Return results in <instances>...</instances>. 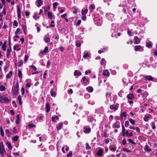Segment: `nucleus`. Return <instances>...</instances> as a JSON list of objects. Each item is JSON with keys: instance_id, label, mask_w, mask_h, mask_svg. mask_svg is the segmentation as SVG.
Returning a JSON list of instances; mask_svg holds the SVG:
<instances>
[{"instance_id": "nucleus-1", "label": "nucleus", "mask_w": 157, "mask_h": 157, "mask_svg": "<svg viewBox=\"0 0 157 157\" xmlns=\"http://www.w3.org/2000/svg\"><path fill=\"white\" fill-rule=\"evenodd\" d=\"M19 91V83L17 81L15 86H13L12 88V92L13 94L14 95L17 96V95Z\"/></svg>"}, {"instance_id": "nucleus-2", "label": "nucleus", "mask_w": 157, "mask_h": 157, "mask_svg": "<svg viewBox=\"0 0 157 157\" xmlns=\"http://www.w3.org/2000/svg\"><path fill=\"white\" fill-rule=\"evenodd\" d=\"M94 21L95 24L98 26H100L102 24V20L100 17L95 18Z\"/></svg>"}, {"instance_id": "nucleus-3", "label": "nucleus", "mask_w": 157, "mask_h": 157, "mask_svg": "<svg viewBox=\"0 0 157 157\" xmlns=\"http://www.w3.org/2000/svg\"><path fill=\"white\" fill-rule=\"evenodd\" d=\"M6 153V152L4 148V146L2 144H0V154L2 156H4Z\"/></svg>"}, {"instance_id": "nucleus-4", "label": "nucleus", "mask_w": 157, "mask_h": 157, "mask_svg": "<svg viewBox=\"0 0 157 157\" xmlns=\"http://www.w3.org/2000/svg\"><path fill=\"white\" fill-rule=\"evenodd\" d=\"M90 82L89 79L86 78L85 77H83L82 80V83L84 85H88Z\"/></svg>"}, {"instance_id": "nucleus-5", "label": "nucleus", "mask_w": 157, "mask_h": 157, "mask_svg": "<svg viewBox=\"0 0 157 157\" xmlns=\"http://www.w3.org/2000/svg\"><path fill=\"white\" fill-rule=\"evenodd\" d=\"M9 101L8 98L4 96H0V101L2 103H7Z\"/></svg>"}, {"instance_id": "nucleus-6", "label": "nucleus", "mask_w": 157, "mask_h": 157, "mask_svg": "<svg viewBox=\"0 0 157 157\" xmlns=\"http://www.w3.org/2000/svg\"><path fill=\"white\" fill-rule=\"evenodd\" d=\"M152 118V116L149 114H147L145 115L144 118V120L146 122H147L150 119Z\"/></svg>"}, {"instance_id": "nucleus-7", "label": "nucleus", "mask_w": 157, "mask_h": 157, "mask_svg": "<svg viewBox=\"0 0 157 157\" xmlns=\"http://www.w3.org/2000/svg\"><path fill=\"white\" fill-rule=\"evenodd\" d=\"M12 52V49L10 47V49H7L6 52V56L8 59L10 57L11 52Z\"/></svg>"}, {"instance_id": "nucleus-8", "label": "nucleus", "mask_w": 157, "mask_h": 157, "mask_svg": "<svg viewBox=\"0 0 157 157\" xmlns=\"http://www.w3.org/2000/svg\"><path fill=\"white\" fill-rule=\"evenodd\" d=\"M106 16L108 17L109 20H110L114 17V15L111 13H106Z\"/></svg>"}, {"instance_id": "nucleus-9", "label": "nucleus", "mask_w": 157, "mask_h": 157, "mask_svg": "<svg viewBox=\"0 0 157 157\" xmlns=\"http://www.w3.org/2000/svg\"><path fill=\"white\" fill-rule=\"evenodd\" d=\"M63 123L62 122H60L57 124L56 128L58 130H59L61 129L63 127Z\"/></svg>"}, {"instance_id": "nucleus-10", "label": "nucleus", "mask_w": 157, "mask_h": 157, "mask_svg": "<svg viewBox=\"0 0 157 157\" xmlns=\"http://www.w3.org/2000/svg\"><path fill=\"white\" fill-rule=\"evenodd\" d=\"M134 40H135L134 44H138L140 41V39L138 38L137 36H136L134 37Z\"/></svg>"}, {"instance_id": "nucleus-11", "label": "nucleus", "mask_w": 157, "mask_h": 157, "mask_svg": "<svg viewBox=\"0 0 157 157\" xmlns=\"http://www.w3.org/2000/svg\"><path fill=\"white\" fill-rule=\"evenodd\" d=\"M125 134L128 137H131L133 135V133L131 132V130H127L126 131Z\"/></svg>"}, {"instance_id": "nucleus-12", "label": "nucleus", "mask_w": 157, "mask_h": 157, "mask_svg": "<svg viewBox=\"0 0 157 157\" xmlns=\"http://www.w3.org/2000/svg\"><path fill=\"white\" fill-rule=\"evenodd\" d=\"M118 108V105H116L113 106V105H111L110 106V108L111 109H113L114 111H116L117 110Z\"/></svg>"}, {"instance_id": "nucleus-13", "label": "nucleus", "mask_w": 157, "mask_h": 157, "mask_svg": "<svg viewBox=\"0 0 157 157\" xmlns=\"http://www.w3.org/2000/svg\"><path fill=\"white\" fill-rule=\"evenodd\" d=\"M84 132L85 133H89L90 132L91 130L90 128L86 127H84Z\"/></svg>"}, {"instance_id": "nucleus-14", "label": "nucleus", "mask_w": 157, "mask_h": 157, "mask_svg": "<svg viewBox=\"0 0 157 157\" xmlns=\"http://www.w3.org/2000/svg\"><path fill=\"white\" fill-rule=\"evenodd\" d=\"M144 150L146 151L147 152H149L151 151V149L148 147V146L147 145H146L145 146Z\"/></svg>"}, {"instance_id": "nucleus-15", "label": "nucleus", "mask_w": 157, "mask_h": 157, "mask_svg": "<svg viewBox=\"0 0 157 157\" xmlns=\"http://www.w3.org/2000/svg\"><path fill=\"white\" fill-rule=\"evenodd\" d=\"M134 96L132 94L130 93L127 96V98L128 99H132L134 98Z\"/></svg>"}, {"instance_id": "nucleus-16", "label": "nucleus", "mask_w": 157, "mask_h": 157, "mask_svg": "<svg viewBox=\"0 0 157 157\" xmlns=\"http://www.w3.org/2000/svg\"><path fill=\"white\" fill-rule=\"evenodd\" d=\"M72 10L73 13L76 14L78 12V9L76 6H73L72 8Z\"/></svg>"}, {"instance_id": "nucleus-17", "label": "nucleus", "mask_w": 157, "mask_h": 157, "mask_svg": "<svg viewBox=\"0 0 157 157\" xmlns=\"http://www.w3.org/2000/svg\"><path fill=\"white\" fill-rule=\"evenodd\" d=\"M13 71H10L9 73H8L7 74L6 76V78L7 79H8L10 78L13 75Z\"/></svg>"}, {"instance_id": "nucleus-18", "label": "nucleus", "mask_w": 157, "mask_h": 157, "mask_svg": "<svg viewBox=\"0 0 157 157\" xmlns=\"http://www.w3.org/2000/svg\"><path fill=\"white\" fill-rule=\"evenodd\" d=\"M13 49L15 50H17V51H20L21 49L19 48V45L18 44H16L13 46Z\"/></svg>"}, {"instance_id": "nucleus-19", "label": "nucleus", "mask_w": 157, "mask_h": 157, "mask_svg": "<svg viewBox=\"0 0 157 157\" xmlns=\"http://www.w3.org/2000/svg\"><path fill=\"white\" fill-rule=\"evenodd\" d=\"M46 112L48 113L50 110V106L49 104L47 103L46 104Z\"/></svg>"}, {"instance_id": "nucleus-20", "label": "nucleus", "mask_w": 157, "mask_h": 157, "mask_svg": "<svg viewBox=\"0 0 157 157\" xmlns=\"http://www.w3.org/2000/svg\"><path fill=\"white\" fill-rule=\"evenodd\" d=\"M103 74L104 76H109L110 75L109 73L107 70H104L103 71Z\"/></svg>"}, {"instance_id": "nucleus-21", "label": "nucleus", "mask_w": 157, "mask_h": 157, "mask_svg": "<svg viewBox=\"0 0 157 157\" xmlns=\"http://www.w3.org/2000/svg\"><path fill=\"white\" fill-rule=\"evenodd\" d=\"M86 90L89 92H92L93 91V88L92 86H90L86 88Z\"/></svg>"}, {"instance_id": "nucleus-22", "label": "nucleus", "mask_w": 157, "mask_h": 157, "mask_svg": "<svg viewBox=\"0 0 157 157\" xmlns=\"http://www.w3.org/2000/svg\"><path fill=\"white\" fill-rule=\"evenodd\" d=\"M48 48L47 47H45L44 49L43 50V51H41L40 52L43 54V53H47L48 52Z\"/></svg>"}, {"instance_id": "nucleus-23", "label": "nucleus", "mask_w": 157, "mask_h": 157, "mask_svg": "<svg viewBox=\"0 0 157 157\" xmlns=\"http://www.w3.org/2000/svg\"><path fill=\"white\" fill-rule=\"evenodd\" d=\"M74 75L75 76H79L81 75V73L79 71L76 70L74 72Z\"/></svg>"}, {"instance_id": "nucleus-24", "label": "nucleus", "mask_w": 157, "mask_h": 157, "mask_svg": "<svg viewBox=\"0 0 157 157\" xmlns=\"http://www.w3.org/2000/svg\"><path fill=\"white\" fill-rule=\"evenodd\" d=\"M6 144L9 149L10 150H11L12 147L11 143L9 142H8Z\"/></svg>"}, {"instance_id": "nucleus-25", "label": "nucleus", "mask_w": 157, "mask_h": 157, "mask_svg": "<svg viewBox=\"0 0 157 157\" xmlns=\"http://www.w3.org/2000/svg\"><path fill=\"white\" fill-rule=\"evenodd\" d=\"M144 78L147 80L149 81H153V78L152 76L150 75L147 76L145 77H144Z\"/></svg>"}, {"instance_id": "nucleus-26", "label": "nucleus", "mask_w": 157, "mask_h": 157, "mask_svg": "<svg viewBox=\"0 0 157 157\" xmlns=\"http://www.w3.org/2000/svg\"><path fill=\"white\" fill-rule=\"evenodd\" d=\"M113 127L116 128H119L120 127V124L115 123L113 124Z\"/></svg>"}, {"instance_id": "nucleus-27", "label": "nucleus", "mask_w": 157, "mask_h": 157, "mask_svg": "<svg viewBox=\"0 0 157 157\" xmlns=\"http://www.w3.org/2000/svg\"><path fill=\"white\" fill-rule=\"evenodd\" d=\"M103 151L102 149H100L97 153V155L99 156H101L102 155Z\"/></svg>"}, {"instance_id": "nucleus-28", "label": "nucleus", "mask_w": 157, "mask_h": 157, "mask_svg": "<svg viewBox=\"0 0 157 157\" xmlns=\"http://www.w3.org/2000/svg\"><path fill=\"white\" fill-rule=\"evenodd\" d=\"M6 42H4L2 46V49L4 51H5L6 50Z\"/></svg>"}, {"instance_id": "nucleus-29", "label": "nucleus", "mask_w": 157, "mask_h": 157, "mask_svg": "<svg viewBox=\"0 0 157 157\" xmlns=\"http://www.w3.org/2000/svg\"><path fill=\"white\" fill-rule=\"evenodd\" d=\"M44 40L46 43H48L50 41V39L49 37L45 36H44Z\"/></svg>"}, {"instance_id": "nucleus-30", "label": "nucleus", "mask_w": 157, "mask_h": 157, "mask_svg": "<svg viewBox=\"0 0 157 157\" xmlns=\"http://www.w3.org/2000/svg\"><path fill=\"white\" fill-rule=\"evenodd\" d=\"M141 48V46L140 45L136 46L134 47L135 50L136 51H138Z\"/></svg>"}, {"instance_id": "nucleus-31", "label": "nucleus", "mask_w": 157, "mask_h": 157, "mask_svg": "<svg viewBox=\"0 0 157 157\" xmlns=\"http://www.w3.org/2000/svg\"><path fill=\"white\" fill-rule=\"evenodd\" d=\"M59 118L57 116H55L52 117V120L53 122H55L57 119H59Z\"/></svg>"}, {"instance_id": "nucleus-32", "label": "nucleus", "mask_w": 157, "mask_h": 157, "mask_svg": "<svg viewBox=\"0 0 157 157\" xmlns=\"http://www.w3.org/2000/svg\"><path fill=\"white\" fill-rule=\"evenodd\" d=\"M22 30H23L24 33L25 34H26V32H27L26 26L25 25H22Z\"/></svg>"}, {"instance_id": "nucleus-33", "label": "nucleus", "mask_w": 157, "mask_h": 157, "mask_svg": "<svg viewBox=\"0 0 157 157\" xmlns=\"http://www.w3.org/2000/svg\"><path fill=\"white\" fill-rule=\"evenodd\" d=\"M42 8H44V12L46 13L48 10L50 9V7L49 6H47L46 7H42Z\"/></svg>"}, {"instance_id": "nucleus-34", "label": "nucleus", "mask_w": 157, "mask_h": 157, "mask_svg": "<svg viewBox=\"0 0 157 157\" xmlns=\"http://www.w3.org/2000/svg\"><path fill=\"white\" fill-rule=\"evenodd\" d=\"M152 45V44L151 41L148 42H146V46L149 48H151Z\"/></svg>"}, {"instance_id": "nucleus-35", "label": "nucleus", "mask_w": 157, "mask_h": 157, "mask_svg": "<svg viewBox=\"0 0 157 157\" xmlns=\"http://www.w3.org/2000/svg\"><path fill=\"white\" fill-rule=\"evenodd\" d=\"M126 116V112H123L121 113V117L122 119V117H125Z\"/></svg>"}, {"instance_id": "nucleus-36", "label": "nucleus", "mask_w": 157, "mask_h": 157, "mask_svg": "<svg viewBox=\"0 0 157 157\" xmlns=\"http://www.w3.org/2000/svg\"><path fill=\"white\" fill-rule=\"evenodd\" d=\"M48 18L50 19H52L53 18L52 14L50 12H48Z\"/></svg>"}, {"instance_id": "nucleus-37", "label": "nucleus", "mask_w": 157, "mask_h": 157, "mask_svg": "<svg viewBox=\"0 0 157 157\" xmlns=\"http://www.w3.org/2000/svg\"><path fill=\"white\" fill-rule=\"evenodd\" d=\"M37 13H35L34 14V15L33 16V18L35 20H37V19H38L39 18V16H37Z\"/></svg>"}, {"instance_id": "nucleus-38", "label": "nucleus", "mask_w": 157, "mask_h": 157, "mask_svg": "<svg viewBox=\"0 0 157 157\" xmlns=\"http://www.w3.org/2000/svg\"><path fill=\"white\" fill-rule=\"evenodd\" d=\"M81 22V21L80 20H79L77 21H75L74 22L75 25H79L80 24Z\"/></svg>"}, {"instance_id": "nucleus-39", "label": "nucleus", "mask_w": 157, "mask_h": 157, "mask_svg": "<svg viewBox=\"0 0 157 157\" xmlns=\"http://www.w3.org/2000/svg\"><path fill=\"white\" fill-rule=\"evenodd\" d=\"M112 28L111 30V32L112 33H114L115 32V26L114 25H112Z\"/></svg>"}, {"instance_id": "nucleus-40", "label": "nucleus", "mask_w": 157, "mask_h": 157, "mask_svg": "<svg viewBox=\"0 0 157 157\" xmlns=\"http://www.w3.org/2000/svg\"><path fill=\"white\" fill-rule=\"evenodd\" d=\"M6 90V88L4 86L2 85L0 86V91H4L5 90Z\"/></svg>"}, {"instance_id": "nucleus-41", "label": "nucleus", "mask_w": 157, "mask_h": 157, "mask_svg": "<svg viewBox=\"0 0 157 157\" xmlns=\"http://www.w3.org/2000/svg\"><path fill=\"white\" fill-rule=\"evenodd\" d=\"M129 121L133 125H134L135 124V120H133L131 118L129 120Z\"/></svg>"}, {"instance_id": "nucleus-42", "label": "nucleus", "mask_w": 157, "mask_h": 157, "mask_svg": "<svg viewBox=\"0 0 157 157\" xmlns=\"http://www.w3.org/2000/svg\"><path fill=\"white\" fill-rule=\"evenodd\" d=\"M50 93L51 95L53 97H55L56 96V93L52 90L50 91Z\"/></svg>"}, {"instance_id": "nucleus-43", "label": "nucleus", "mask_w": 157, "mask_h": 157, "mask_svg": "<svg viewBox=\"0 0 157 157\" xmlns=\"http://www.w3.org/2000/svg\"><path fill=\"white\" fill-rule=\"evenodd\" d=\"M22 73L21 71L19 70L18 72V75L20 79H21L22 78Z\"/></svg>"}, {"instance_id": "nucleus-44", "label": "nucleus", "mask_w": 157, "mask_h": 157, "mask_svg": "<svg viewBox=\"0 0 157 157\" xmlns=\"http://www.w3.org/2000/svg\"><path fill=\"white\" fill-rule=\"evenodd\" d=\"M124 93V91L123 90H121L118 93V95L120 97H122V94Z\"/></svg>"}, {"instance_id": "nucleus-45", "label": "nucleus", "mask_w": 157, "mask_h": 157, "mask_svg": "<svg viewBox=\"0 0 157 157\" xmlns=\"http://www.w3.org/2000/svg\"><path fill=\"white\" fill-rule=\"evenodd\" d=\"M72 153L73 152L72 151H70L69 152L68 154L67 155V157H71L72 156Z\"/></svg>"}, {"instance_id": "nucleus-46", "label": "nucleus", "mask_w": 157, "mask_h": 157, "mask_svg": "<svg viewBox=\"0 0 157 157\" xmlns=\"http://www.w3.org/2000/svg\"><path fill=\"white\" fill-rule=\"evenodd\" d=\"M17 99L19 101V103L20 105H21L22 104L21 101V98L20 95H19L17 98Z\"/></svg>"}, {"instance_id": "nucleus-47", "label": "nucleus", "mask_w": 157, "mask_h": 157, "mask_svg": "<svg viewBox=\"0 0 157 157\" xmlns=\"http://www.w3.org/2000/svg\"><path fill=\"white\" fill-rule=\"evenodd\" d=\"M88 11L87 9H85L84 10H82L81 11L82 14L84 15V14H85L84 13H87Z\"/></svg>"}, {"instance_id": "nucleus-48", "label": "nucleus", "mask_w": 157, "mask_h": 157, "mask_svg": "<svg viewBox=\"0 0 157 157\" xmlns=\"http://www.w3.org/2000/svg\"><path fill=\"white\" fill-rule=\"evenodd\" d=\"M86 150H89L91 149V147L88 143H86Z\"/></svg>"}, {"instance_id": "nucleus-49", "label": "nucleus", "mask_w": 157, "mask_h": 157, "mask_svg": "<svg viewBox=\"0 0 157 157\" xmlns=\"http://www.w3.org/2000/svg\"><path fill=\"white\" fill-rule=\"evenodd\" d=\"M58 4L57 2H54L53 4V6L54 9H56L58 5Z\"/></svg>"}, {"instance_id": "nucleus-50", "label": "nucleus", "mask_w": 157, "mask_h": 157, "mask_svg": "<svg viewBox=\"0 0 157 157\" xmlns=\"http://www.w3.org/2000/svg\"><path fill=\"white\" fill-rule=\"evenodd\" d=\"M18 137L17 136H15L13 138V141H16L17 140Z\"/></svg>"}, {"instance_id": "nucleus-51", "label": "nucleus", "mask_w": 157, "mask_h": 157, "mask_svg": "<svg viewBox=\"0 0 157 157\" xmlns=\"http://www.w3.org/2000/svg\"><path fill=\"white\" fill-rule=\"evenodd\" d=\"M32 85V83H31L28 82L26 84V87L29 88L31 87Z\"/></svg>"}, {"instance_id": "nucleus-52", "label": "nucleus", "mask_w": 157, "mask_h": 157, "mask_svg": "<svg viewBox=\"0 0 157 157\" xmlns=\"http://www.w3.org/2000/svg\"><path fill=\"white\" fill-rule=\"evenodd\" d=\"M18 23L16 20H14L13 22V26L17 27L18 26Z\"/></svg>"}, {"instance_id": "nucleus-53", "label": "nucleus", "mask_w": 157, "mask_h": 157, "mask_svg": "<svg viewBox=\"0 0 157 157\" xmlns=\"http://www.w3.org/2000/svg\"><path fill=\"white\" fill-rule=\"evenodd\" d=\"M28 126L30 128H32L33 127H36V125L35 124H29L28 125Z\"/></svg>"}, {"instance_id": "nucleus-54", "label": "nucleus", "mask_w": 157, "mask_h": 157, "mask_svg": "<svg viewBox=\"0 0 157 157\" xmlns=\"http://www.w3.org/2000/svg\"><path fill=\"white\" fill-rule=\"evenodd\" d=\"M123 150L126 151V152H131V151L129 150H128V149H127V148H126V147H124L123 148Z\"/></svg>"}, {"instance_id": "nucleus-55", "label": "nucleus", "mask_w": 157, "mask_h": 157, "mask_svg": "<svg viewBox=\"0 0 157 157\" xmlns=\"http://www.w3.org/2000/svg\"><path fill=\"white\" fill-rule=\"evenodd\" d=\"M81 44L80 42L79 41H77L76 43V45L77 47H80L81 46Z\"/></svg>"}, {"instance_id": "nucleus-56", "label": "nucleus", "mask_w": 157, "mask_h": 157, "mask_svg": "<svg viewBox=\"0 0 157 157\" xmlns=\"http://www.w3.org/2000/svg\"><path fill=\"white\" fill-rule=\"evenodd\" d=\"M20 30V29L19 28H17V29L16 31H15V34L16 35H17L18 34L19 31Z\"/></svg>"}, {"instance_id": "nucleus-57", "label": "nucleus", "mask_w": 157, "mask_h": 157, "mask_svg": "<svg viewBox=\"0 0 157 157\" xmlns=\"http://www.w3.org/2000/svg\"><path fill=\"white\" fill-rule=\"evenodd\" d=\"M148 95V94L147 92L145 91L144 92L143 94V96H147Z\"/></svg>"}, {"instance_id": "nucleus-58", "label": "nucleus", "mask_w": 157, "mask_h": 157, "mask_svg": "<svg viewBox=\"0 0 157 157\" xmlns=\"http://www.w3.org/2000/svg\"><path fill=\"white\" fill-rule=\"evenodd\" d=\"M128 141L131 143H132L134 144H135V142H134L131 139H128Z\"/></svg>"}, {"instance_id": "nucleus-59", "label": "nucleus", "mask_w": 157, "mask_h": 157, "mask_svg": "<svg viewBox=\"0 0 157 157\" xmlns=\"http://www.w3.org/2000/svg\"><path fill=\"white\" fill-rule=\"evenodd\" d=\"M37 3L38 4L37 5V6L39 7L41 6L40 4L42 3V1L40 0H38L37 1Z\"/></svg>"}, {"instance_id": "nucleus-60", "label": "nucleus", "mask_w": 157, "mask_h": 157, "mask_svg": "<svg viewBox=\"0 0 157 157\" xmlns=\"http://www.w3.org/2000/svg\"><path fill=\"white\" fill-rule=\"evenodd\" d=\"M129 125V122L128 121H126L125 122V126L126 127H128Z\"/></svg>"}, {"instance_id": "nucleus-61", "label": "nucleus", "mask_w": 157, "mask_h": 157, "mask_svg": "<svg viewBox=\"0 0 157 157\" xmlns=\"http://www.w3.org/2000/svg\"><path fill=\"white\" fill-rule=\"evenodd\" d=\"M83 16L82 17V19L83 21H85L86 19V15L84 14Z\"/></svg>"}, {"instance_id": "nucleus-62", "label": "nucleus", "mask_w": 157, "mask_h": 157, "mask_svg": "<svg viewBox=\"0 0 157 157\" xmlns=\"http://www.w3.org/2000/svg\"><path fill=\"white\" fill-rule=\"evenodd\" d=\"M90 8L92 9V10H93L95 9V6L94 4H91L90 5Z\"/></svg>"}, {"instance_id": "nucleus-63", "label": "nucleus", "mask_w": 157, "mask_h": 157, "mask_svg": "<svg viewBox=\"0 0 157 157\" xmlns=\"http://www.w3.org/2000/svg\"><path fill=\"white\" fill-rule=\"evenodd\" d=\"M105 63V59L104 58L102 59L101 60V65H103Z\"/></svg>"}, {"instance_id": "nucleus-64", "label": "nucleus", "mask_w": 157, "mask_h": 157, "mask_svg": "<svg viewBox=\"0 0 157 157\" xmlns=\"http://www.w3.org/2000/svg\"><path fill=\"white\" fill-rule=\"evenodd\" d=\"M87 57H90V55H89V54H88V53H85L84 55L83 56V58H86Z\"/></svg>"}]
</instances>
